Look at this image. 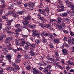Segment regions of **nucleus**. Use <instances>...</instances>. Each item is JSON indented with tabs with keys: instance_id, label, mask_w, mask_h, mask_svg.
I'll use <instances>...</instances> for the list:
<instances>
[{
	"instance_id": "obj_1",
	"label": "nucleus",
	"mask_w": 74,
	"mask_h": 74,
	"mask_svg": "<svg viewBox=\"0 0 74 74\" xmlns=\"http://www.w3.org/2000/svg\"><path fill=\"white\" fill-rule=\"evenodd\" d=\"M35 4V3H31V4H29V8H27V11H33V7L34 6V5Z\"/></svg>"
},
{
	"instance_id": "obj_2",
	"label": "nucleus",
	"mask_w": 74,
	"mask_h": 74,
	"mask_svg": "<svg viewBox=\"0 0 74 74\" xmlns=\"http://www.w3.org/2000/svg\"><path fill=\"white\" fill-rule=\"evenodd\" d=\"M25 50H28L30 48V47L31 46V44L29 42H27L25 43Z\"/></svg>"
},
{
	"instance_id": "obj_3",
	"label": "nucleus",
	"mask_w": 74,
	"mask_h": 74,
	"mask_svg": "<svg viewBox=\"0 0 74 74\" xmlns=\"http://www.w3.org/2000/svg\"><path fill=\"white\" fill-rule=\"evenodd\" d=\"M23 24L24 25H27V27H30V28H31V29H33V25H30L29 24V22L28 21H24V22Z\"/></svg>"
},
{
	"instance_id": "obj_4",
	"label": "nucleus",
	"mask_w": 74,
	"mask_h": 74,
	"mask_svg": "<svg viewBox=\"0 0 74 74\" xmlns=\"http://www.w3.org/2000/svg\"><path fill=\"white\" fill-rule=\"evenodd\" d=\"M10 12L11 13V14H12V16L13 17H14V18H16V17L19 16V14H18V13H15L14 12L11 11Z\"/></svg>"
},
{
	"instance_id": "obj_5",
	"label": "nucleus",
	"mask_w": 74,
	"mask_h": 74,
	"mask_svg": "<svg viewBox=\"0 0 74 74\" xmlns=\"http://www.w3.org/2000/svg\"><path fill=\"white\" fill-rule=\"evenodd\" d=\"M12 38L11 37H9L6 38V43H9V46H11V44L10 42V41L12 40Z\"/></svg>"
},
{
	"instance_id": "obj_6",
	"label": "nucleus",
	"mask_w": 74,
	"mask_h": 74,
	"mask_svg": "<svg viewBox=\"0 0 74 74\" xmlns=\"http://www.w3.org/2000/svg\"><path fill=\"white\" fill-rule=\"evenodd\" d=\"M12 56V55L11 54L9 55H8L6 57V59H8L9 60V62H10V63H11V57Z\"/></svg>"
},
{
	"instance_id": "obj_7",
	"label": "nucleus",
	"mask_w": 74,
	"mask_h": 74,
	"mask_svg": "<svg viewBox=\"0 0 74 74\" xmlns=\"http://www.w3.org/2000/svg\"><path fill=\"white\" fill-rule=\"evenodd\" d=\"M68 44H69L70 45L71 44H74V38H73L72 40L71 38H69L68 40Z\"/></svg>"
},
{
	"instance_id": "obj_8",
	"label": "nucleus",
	"mask_w": 74,
	"mask_h": 74,
	"mask_svg": "<svg viewBox=\"0 0 74 74\" xmlns=\"http://www.w3.org/2000/svg\"><path fill=\"white\" fill-rule=\"evenodd\" d=\"M62 19L61 18V17H58V21H56L57 23L58 24H61L62 23Z\"/></svg>"
},
{
	"instance_id": "obj_9",
	"label": "nucleus",
	"mask_w": 74,
	"mask_h": 74,
	"mask_svg": "<svg viewBox=\"0 0 74 74\" xmlns=\"http://www.w3.org/2000/svg\"><path fill=\"white\" fill-rule=\"evenodd\" d=\"M53 42L54 43L56 44H59L60 42L59 41V39L56 38L53 40Z\"/></svg>"
},
{
	"instance_id": "obj_10",
	"label": "nucleus",
	"mask_w": 74,
	"mask_h": 74,
	"mask_svg": "<svg viewBox=\"0 0 74 74\" xmlns=\"http://www.w3.org/2000/svg\"><path fill=\"white\" fill-rule=\"evenodd\" d=\"M12 65L13 67H14L16 69H19V66L15 64L14 62H12Z\"/></svg>"
},
{
	"instance_id": "obj_11",
	"label": "nucleus",
	"mask_w": 74,
	"mask_h": 74,
	"mask_svg": "<svg viewBox=\"0 0 74 74\" xmlns=\"http://www.w3.org/2000/svg\"><path fill=\"white\" fill-rule=\"evenodd\" d=\"M57 29L59 30L61 32H62L63 31V28L61 26V25H58V27H57Z\"/></svg>"
},
{
	"instance_id": "obj_12",
	"label": "nucleus",
	"mask_w": 74,
	"mask_h": 74,
	"mask_svg": "<svg viewBox=\"0 0 74 74\" xmlns=\"http://www.w3.org/2000/svg\"><path fill=\"white\" fill-rule=\"evenodd\" d=\"M62 51L63 52V54L65 55L67 54V51L66 49H63L62 50Z\"/></svg>"
},
{
	"instance_id": "obj_13",
	"label": "nucleus",
	"mask_w": 74,
	"mask_h": 74,
	"mask_svg": "<svg viewBox=\"0 0 74 74\" xmlns=\"http://www.w3.org/2000/svg\"><path fill=\"white\" fill-rule=\"evenodd\" d=\"M12 20H7V25H11V23L12 22Z\"/></svg>"
},
{
	"instance_id": "obj_14",
	"label": "nucleus",
	"mask_w": 74,
	"mask_h": 74,
	"mask_svg": "<svg viewBox=\"0 0 74 74\" xmlns=\"http://www.w3.org/2000/svg\"><path fill=\"white\" fill-rule=\"evenodd\" d=\"M55 55L56 56V59H59V54H58V51H56L55 52Z\"/></svg>"
},
{
	"instance_id": "obj_15",
	"label": "nucleus",
	"mask_w": 74,
	"mask_h": 74,
	"mask_svg": "<svg viewBox=\"0 0 74 74\" xmlns=\"http://www.w3.org/2000/svg\"><path fill=\"white\" fill-rule=\"evenodd\" d=\"M38 71L36 70L35 68H34V71L33 72L34 74H38Z\"/></svg>"
},
{
	"instance_id": "obj_16",
	"label": "nucleus",
	"mask_w": 74,
	"mask_h": 74,
	"mask_svg": "<svg viewBox=\"0 0 74 74\" xmlns=\"http://www.w3.org/2000/svg\"><path fill=\"white\" fill-rule=\"evenodd\" d=\"M56 65L57 66V67H59L61 69H62V66L60 65L59 63L58 62L57 63H56Z\"/></svg>"
},
{
	"instance_id": "obj_17",
	"label": "nucleus",
	"mask_w": 74,
	"mask_h": 74,
	"mask_svg": "<svg viewBox=\"0 0 74 74\" xmlns=\"http://www.w3.org/2000/svg\"><path fill=\"white\" fill-rule=\"evenodd\" d=\"M37 33V32H36V30H34L33 31V33L32 36L33 37H35L36 36V34Z\"/></svg>"
},
{
	"instance_id": "obj_18",
	"label": "nucleus",
	"mask_w": 74,
	"mask_h": 74,
	"mask_svg": "<svg viewBox=\"0 0 74 74\" xmlns=\"http://www.w3.org/2000/svg\"><path fill=\"white\" fill-rule=\"evenodd\" d=\"M39 19H40L41 20L43 21L44 22H47V20L44 17H41L40 18H39Z\"/></svg>"
},
{
	"instance_id": "obj_19",
	"label": "nucleus",
	"mask_w": 74,
	"mask_h": 74,
	"mask_svg": "<svg viewBox=\"0 0 74 74\" xmlns=\"http://www.w3.org/2000/svg\"><path fill=\"white\" fill-rule=\"evenodd\" d=\"M73 63V62H72L70 60H69L68 61L67 63L68 65H72Z\"/></svg>"
},
{
	"instance_id": "obj_20",
	"label": "nucleus",
	"mask_w": 74,
	"mask_h": 74,
	"mask_svg": "<svg viewBox=\"0 0 74 74\" xmlns=\"http://www.w3.org/2000/svg\"><path fill=\"white\" fill-rule=\"evenodd\" d=\"M31 18V17H30V16L29 15L28 16H27V17H25L24 20L25 21H27V20H29Z\"/></svg>"
},
{
	"instance_id": "obj_21",
	"label": "nucleus",
	"mask_w": 74,
	"mask_h": 74,
	"mask_svg": "<svg viewBox=\"0 0 74 74\" xmlns=\"http://www.w3.org/2000/svg\"><path fill=\"white\" fill-rule=\"evenodd\" d=\"M40 43V41H39V40H36L35 41V44H36V45H38Z\"/></svg>"
},
{
	"instance_id": "obj_22",
	"label": "nucleus",
	"mask_w": 74,
	"mask_h": 74,
	"mask_svg": "<svg viewBox=\"0 0 74 74\" xmlns=\"http://www.w3.org/2000/svg\"><path fill=\"white\" fill-rule=\"evenodd\" d=\"M8 69V70H9L10 71H12V70H13V71H14V68H12V67H8L7 68Z\"/></svg>"
},
{
	"instance_id": "obj_23",
	"label": "nucleus",
	"mask_w": 74,
	"mask_h": 74,
	"mask_svg": "<svg viewBox=\"0 0 74 74\" xmlns=\"http://www.w3.org/2000/svg\"><path fill=\"white\" fill-rule=\"evenodd\" d=\"M21 60L19 59L16 58L15 59V62L16 63H19L20 62Z\"/></svg>"
},
{
	"instance_id": "obj_24",
	"label": "nucleus",
	"mask_w": 74,
	"mask_h": 74,
	"mask_svg": "<svg viewBox=\"0 0 74 74\" xmlns=\"http://www.w3.org/2000/svg\"><path fill=\"white\" fill-rule=\"evenodd\" d=\"M71 8L72 11H74V4H72L71 5Z\"/></svg>"
},
{
	"instance_id": "obj_25",
	"label": "nucleus",
	"mask_w": 74,
	"mask_h": 74,
	"mask_svg": "<svg viewBox=\"0 0 74 74\" xmlns=\"http://www.w3.org/2000/svg\"><path fill=\"white\" fill-rule=\"evenodd\" d=\"M3 52L4 53H7V49H5V48H3Z\"/></svg>"
},
{
	"instance_id": "obj_26",
	"label": "nucleus",
	"mask_w": 74,
	"mask_h": 74,
	"mask_svg": "<svg viewBox=\"0 0 74 74\" xmlns=\"http://www.w3.org/2000/svg\"><path fill=\"white\" fill-rule=\"evenodd\" d=\"M9 5L10 7V9H11L12 10L13 8H11V7H13L14 6V4H13V3L10 4Z\"/></svg>"
},
{
	"instance_id": "obj_27",
	"label": "nucleus",
	"mask_w": 74,
	"mask_h": 74,
	"mask_svg": "<svg viewBox=\"0 0 74 74\" xmlns=\"http://www.w3.org/2000/svg\"><path fill=\"white\" fill-rule=\"evenodd\" d=\"M66 4L67 5L68 7H70V2L69 1H65Z\"/></svg>"
},
{
	"instance_id": "obj_28",
	"label": "nucleus",
	"mask_w": 74,
	"mask_h": 74,
	"mask_svg": "<svg viewBox=\"0 0 74 74\" xmlns=\"http://www.w3.org/2000/svg\"><path fill=\"white\" fill-rule=\"evenodd\" d=\"M49 36H50V37L51 38V40H53V35H52V34H49Z\"/></svg>"
},
{
	"instance_id": "obj_29",
	"label": "nucleus",
	"mask_w": 74,
	"mask_h": 74,
	"mask_svg": "<svg viewBox=\"0 0 74 74\" xmlns=\"http://www.w3.org/2000/svg\"><path fill=\"white\" fill-rule=\"evenodd\" d=\"M41 64H42V66H46L47 65V64L44 62V61H42L41 62Z\"/></svg>"
},
{
	"instance_id": "obj_30",
	"label": "nucleus",
	"mask_w": 74,
	"mask_h": 74,
	"mask_svg": "<svg viewBox=\"0 0 74 74\" xmlns=\"http://www.w3.org/2000/svg\"><path fill=\"white\" fill-rule=\"evenodd\" d=\"M9 30V28H8V27H6L5 29H3V32H8V30Z\"/></svg>"
},
{
	"instance_id": "obj_31",
	"label": "nucleus",
	"mask_w": 74,
	"mask_h": 74,
	"mask_svg": "<svg viewBox=\"0 0 74 74\" xmlns=\"http://www.w3.org/2000/svg\"><path fill=\"white\" fill-rule=\"evenodd\" d=\"M69 33L71 36H74V33L72 31H69Z\"/></svg>"
},
{
	"instance_id": "obj_32",
	"label": "nucleus",
	"mask_w": 74,
	"mask_h": 74,
	"mask_svg": "<svg viewBox=\"0 0 74 74\" xmlns=\"http://www.w3.org/2000/svg\"><path fill=\"white\" fill-rule=\"evenodd\" d=\"M22 0H19L18 1L17 3L18 5H20V4H21L22 2Z\"/></svg>"
},
{
	"instance_id": "obj_33",
	"label": "nucleus",
	"mask_w": 74,
	"mask_h": 74,
	"mask_svg": "<svg viewBox=\"0 0 74 74\" xmlns=\"http://www.w3.org/2000/svg\"><path fill=\"white\" fill-rule=\"evenodd\" d=\"M61 26L62 27H64L65 26V23H64V21H62L61 23Z\"/></svg>"
},
{
	"instance_id": "obj_34",
	"label": "nucleus",
	"mask_w": 74,
	"mask_h": 74,
	"mask_svg": "<svg viewBox=\"0 0 74 74\" xmlns=\"http://www.w3.org/2000/svg\"><path fill=\"white\" fill-rule=\"evenodd\" d=\"M15 42H16V45H19V43L18 42V40L16 39L15 41Z\"/></svg>"
},
{
	"instance_id": "obj_35",
	"label": "nucleus",
	"mask_w": 74,
	"mask_h": 74,
	"mask_svg": "<svg viewBox=\"0 0 74 74\" xmlns=\"http://www.w3.org/2000/svg\"><path fill=\"white\" fill-rule=\"evenodd\" d=\"M21 29L18 28L16 30H15V32H16V33H19V32H21Z\"/></svg>"
},
{
	"instance_id": "obj_36",
	"label": "nucleus",
	"mask_w": 74,
	"mask_h": 74,
	"mask_svg": "<svg viewBox=\"0 0 74 74\" xmlns=\"http://www.w3.org/2000/svg\"><path fill=\"white\" fill-rule=\"evenodd\" d=\"M49 46L50 48H54V46L53 45V44L52 43H50L49 44Z\"/></svg>"
},
{
	"instance_id": "obj_37",
	"label": "nucleus",
	"mask_w": 74,
	"mask_h": 74,
	"mask_svg": "<svg viewBox=\"0 0 74 74\" xmlns=\"http://www.w3.org/2000/svg\"><path fill=\"white\" fill-rule=\"evenodd\" d=\"M58 3L60 5H62L63 4V3L61 1V0H57Z\"/></svg>"
},
{
	"instance_id": "obj_38",
	"label": "nucleus",
	"mask_w": 74,
	"mask_h": 74,
	"mask_svg": "<svg viewBox=\"0 0 74 74\" xmlns=\"http://www.w3.org/2000/svg\"><path fill=\"white\" fill-rule=\"evenodd\" d=\"M56 21H55L54 19H51L50 23H51L52 22H54Z\"/></svg>"
},
{
	"instance_id": "obj_39",
	"label": "nucleus",
	"mask_w": 74,
	"mask_h": 74,
	"mask_svg": "<svg viewBox=\"0 0 74 74\" xmlns=\"http://www.w3.org/2000/svg\"><path fill=\"white\" fill-rule=\"evenodd\" d=\"M26 68L27 70H30L31 69V67L30 66V65H29L26 67Z\"/></svg>"
},
{
	"instance_id": "obj_40",
	"label": "nucleus",
	"mask_w": 74,
	"mask_h": 74,
	"mask_svg": "<svg viewBox=\"0 0 74 74\" xmlns=\"http://www.w3.org/2000/svg\"><path fill=\"white\" fill-rule=\"evenodd\" d=\"M62 15L64 16H67V13H62Z\"/></svg>"
},
{
	"instance_id": "obj_41",
	"label": "nucleus",
	"mask_w": 74,
	"mask_h": 74,
	"mask_svg": "<svg viewBox=\"0 0 74 74\" xmlns=\"http://www.w3.org/2000/svg\"><path fill=\"white\" fill-rule=\"evenodd\" d=\"M51 25L49 24H45V26L47 28H49V27H50Z\"/></svg>"
},
{
	"instance_id": "obj_42",
	"label": "nucleus",
	"mask_w": 74,
	"mask_h": 74,
	"mask_svg": "<svg viewBox=\"0 0 74 74\" xmlns=\"http://www.w3.org/2000/svg\"><path fill=\"white\" fill-rule=\"evenodd\" d=\"M43 71L45 73H47L48 71V70L47 69H45L43 70Z\"/></svg>"
},
{
	"instance_id": "obj_43",
	"label": "nucleus",
	"mask_w": 74,
	"mask_h": 74,
	"mask_svg": "<svg viewBox=\"0 0 74 74\" xmlns=\"http://www.w3.org/2000/svg\"><path fill=\"white\" fill-rule=\"evenodd\" d=\"M63 40L64 41H67V38L66 37H65L63 39Z\"/></svg>"
},
{
	"instance_id": "obj_44",
	"label": "nucleus",
	"mask_w": 74,
	"mask_h": 74,
	"mask_svg": "<svg viewBox=\"0 0 74 74\" xmlns=\"http://www.w3.org/2000/svg\"><path fill=\"white\" fill-rule=\"evenodd\" d=\"M42 41L43 42L44 44H45V37H43L42 38Z\"/></svg>"
},
{
	"instance_id": "obj_45",
	"label": "nucleus",
	"mask_w": 74,
	"mask_h": 74,
	"mask_svg": "<svg viewBox=\"0 0 74 74\" xmlns=\"http://www.w3.org/2000/svg\"><path fill=\"white\" fill-rule=\"evenodd\" d=\"M29 53L31 56H34V53L33 52H30Z\"/></svg>"
},
{
	"instance_id": "obj_46",
	"label": "nucleus",
	"mask_w": 74,
	"mask_h": 74,
	"mask_svg": "<svg viewBox=\"0 0 74 74\" xmlns=\"http://www.w3.org/2000/svg\"><path fill=\"white\" fill-rule=\"evenodd\" d=\"M17 14L19 15H22V12L21 11L17 12Z\"/></svg>"
},
{
	"instance_id": "obj_47",
	"label": "nucleus",
	"mask_w": 74,
	"mask_h": 74,
	"mask_svg": "<svg viewBox=\"0 0 74 74\" xmlns=\"http://www.w3.org/2000/svg\"><path fill=\"white\" fill-rule=\"evenodd\" d=\"M47 59H48V60H50V61H53V58H47Z\"/></svg>"
},
{
	"instance_id": "obj_48",
	"label": "nucleus",
	"mask_w": 74,
	"mask_h": 74,
	"mask_svg": "<svg viewBox=\"0 0 74 74\" xmlns=\"http://www.w3.org/2000/svg\"><path fill=\"white\" fill-rule=\"evenodd\" d=\"M11 11H10L9 12H8L6 14V15L7 16H8L9 15H11V13H10V12Z\"/></svg>"
},
{
	"instance_id": "obj_49",
	"label": "nucleus",
	"mask_w": 74,
	"mask_h": 74,
	"mask_svg": "<svg viewBox=\"0 0 74 74\" xmlns=\"http://www.w3.org/2000/svg\"><path fill=\"white\" fill-rule=\"evenodd\" d=\"M7 33H8V34H9L10 35H12V34L13 32H11V31H8V32Z\"/></svg>"
},
{
	"instance_id": "obj_50",
	"label": "nucleus",
	"mask_w": 74,
	"mask_h": 74,
	"mask_svg": "<svg viewBox=\"0 0 74 74\" xmlns=\"http://www.w3.org/2000/svg\"><path fill=\"white\" fill-rule=\"evenodd\" d=\"M61 62L63 64H65V61L63 59H61Z\"/></svg>"
},
{
	"instance_id": "obj_51",
	"label": "nucleus",
	"mask_w": 74,
	"mask_h": 74,
	"mask_svg": "<svg viewBox=\"0 0 74 74\" xmlns=\"http://www.w3.org/2000/svg\"><path fill=\"white\" fill-rule=\"evenodd\" d=\"M66 23L69 22V18H66L65 20Z\"/></svg>"
},
{
	"instance_id": "obj_52",
	"label": "nucleus",
	"mask_w": 74,
	"mask_h": 74,
	"mask_svg": "<svg viewBox=\"0 0 74 74\" xmlns=\"http://www.w3.org/2000/svg\"><path fill=\"white\" fill-rule=\"evenodd\" d=\"M3 19H7V17L5 16V15H4L2 16Z\"/></svg>"
},
{
	"instance_id": "obj_53",
	"label": "nucleus",
	"mask_w": 74,
	"mask_h": 74,
	"mask_svg": "<svg viewBox=\"0 0 74 74\" xmlns=\"http://www.w3.org/2000/svg\"><path fill=\"white\" fill-rule=\"evenodd\" d=\"M31 47L32 48H35V47H36V46L35 45V44H33L32 45H31Z\"/></svg>"
},
{
	"instance_id": "obj_54",
	"label": "nucleus",
	"mask_w": 74,
	"mask_h": 74,
	"mask_svg": "<svg viewBox=\"0 0 74 74\" xmlns=\"http://www.w3.org/2000/svg\"><path fill=\"white\" fill-rule=\"evenodd\" d=\"M3 40V38L2 36H0V41H2Z\"/></svg>"
},
{
	"instance_id": "obj_55",
	"label": "nucleus",
	"mask_w": 74,
	"mask_h": 74,
	"mask_svg": "<svg viewBox=\"0 0 74 74\" xmlns=\"http://www.w3.org/2000/svg\"><path fill=\"white\" fill-rule=\"evenodd\" d=\"M64 9H59L58 10V12H61V11H64Z\"/></svg>"
},
{
	"instance_id": "obj_56",
	"label": "nucleus",
	"mask_w": 74,
	"mask_h": 74,
	"mask_svg": "<svg viewBox=\"0 0 74 74\" xmlns=\"http://www.w3.org/2000/svg\"><path fill=\"white\" fill-rule=\"evenodd\" d=\"M51 67L52 66L51 65H48L47 66V69H51Z\"/></svg>"
},
{
	"instance_id": "obj_57",
	"label": "nucleus",
	"mask_w": 74,
	"mask_h": 74,
	"mask_svg": "<svg viewBox=\"0 0 74 74\" xmlns=\"http://www.w3.org/2000/svg\"><path fill=\"white\" fill-rule=\"evenodd\" d=\"M64 33H70V31H68L66 30H64Z\"/></svg>"
},
{
	"instance_id": "obj_58",
	"label": "nucleus",
	"mask_w": 74,
	"mask_h": 74,
	"mask_svg": "<svg viewBox=\"0 0 74 74\" xmlns=\"http://www.w3.org/2000/svg\"><path fill=\"white\" fill-rule=\"evenodd\" d=\"M45 10L47 12H49V8H47L45 9Z\"/></svg>"
},
{
	"instance_id": "obj_59",
	"label": "nucleus",
	"mask_w": 74,
	"mask_h": 74,
	"mask_svg": "<svg viewBox=\"0 0 74 74\" xmlns=\"http://www.w3.org/2000/svg\"><path fill=\"white\" fill-rule=\"evenodd\" d=\"M19 44L20 46H23V45H24V44H25V43H24L21 42L20 44Z\"/></svg>"
},
{
	"instance_id": "obj_60",
	"label": "nucleus",
	"mask_w": 74,
	"mask_h": 74,
	"mask_svg": "<svg viewBox=\"0 0 74 74\" xmlns=\"http://www.w3.org/2000/svg\"><path fill=\"white\" fill-rule=\"evenodd\" d=\"M65 47H67V46H68V45L66 42H64L63 43Z\"/></svg>"
},
{
	"instance_id": "obj_61",
	"label": "nucleus",
	"mask_w": 74,
	"mask_h": 74,
	"mask_svg": "<svg viewBox=\"0 0 74 74\" xmlns=\"http://www.w3.org/2000/svg\"><path fill=\"white\" fill-rule=\"evenodd\" d=\"M22 36L23 37H25V38H26V37H28V36L27 35H24L22 34Z\"/></svg>"
},
{
	"instance_id": "obj_62",
	"label": "nucleus",
	"mask_w": 74,
	"mask_h": 74,
	"mask_svg": "<svg viewBox=\"0 0 74 74\" xmlns=\"http://www.w3.org/2000/svg\"><path fill=\"white\" fill-rule=\"evenodd\" d=\"M49 36V34L48 33L45 34H44L45 36Z\"/></svg>"
},
{
	"instance_id": "obj_63",
	"label": "nucleus",
	"mask_w": 74,
	"mask_h": 74,
	"mask_svg": "<svg viewBox=\"0 0 74 74\" xmlns=\"http://www.w3.org/2000/svg\"><path fill=\"white\" fill-rule=\"evenodd\" d=\"M41 36L42 37H44V32H42L41 34Z\"/></svg>"
},
{
	"instance_id": "obj_64",
	"label": "nucleus",
	"mask_w": 74,
	"mask_h": 74,
	"mask_svg": "<svg viewBox=\"0 0 74 74\" xmlns=\"http://www.w3.org/2000/svg\"><path fill=\"white\" fill-rule=\"evenodd\" d=\"M17 51H22V49L21 48H17Z\"/></svg>"
}]
</instances>
